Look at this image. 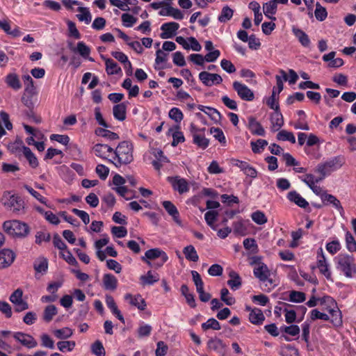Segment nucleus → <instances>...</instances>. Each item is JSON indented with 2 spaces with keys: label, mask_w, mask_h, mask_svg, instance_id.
<instances>
[{
  "label": "nucleus",
  "mask_w": 356,
  "mask_h": 356,
  "mask_svg": "<svg viewBox=\"0 0 356 356\" xmlns=\"http://www.w3.org/2000/svg\"><path fill=\"white\" fill-rule=\"evenodd\" d=\"M220 298L227 305L231 306L236 302L235 298L230 296L229 291L227 288H223L220 291Z\"/></svg>",
  "instance_id": "13d9d810"
},
{
  "label": "nucleus",
  "mask_w": 356,
  "mask_h": 356,
  "mask_svg": "<svg viewBox=\"0 0 356 356\" xmlns=\"http://www.w3.org/2000/svg\"><path fill=\"white\" fill-rule=\"evenodd\" d=\"M248 127L253 135L264 136L266 131L261 124L253 117L248 118Z\"/></svg>",
  "instance_id": "412c9836"
},
{
  "label": "nucleus",
  "mask_w": 356,
  "mask_h": 356,
  "mask_svg": "<svg viewBox=\"0 0 356 356\" xmlns=\"http://www.w3.org/2000/svg\"><path fill=\"white\" fill-rule=\"evenodd\" d=\"M33 267L36 273L44 274L48 268V261L44 257H39L35 261Z\"/></svg>",
  "instance_id": "a19ab883"
},
{
  "label": "nucleus",
  "mask_w": 356,
  "mask_h": 356,
  "mask_svg": "<svg viewBox=\"0 0 356 356\" xmlns=\"http://www.w3.org/2000/svg\"><path fill=\"white\" fill-rule=\"evenodd\" d=\"M202 328L204 330H207L209 329L219 330L221 327L219 322L217 320L213 318H211L208 319L207 322L202 324Z\"/></svg>",
  "instance_id": "e2e57ef3"
},
{
  "label": "nucleus",
  "mask_w": 356,
  "mask_h": 356,
  "mask_svg": "<svg viewBox=\"0 0 356 356\" xmlns=\"http://www.w3.org/2000/svg\"><path fill=\"white\" fill-rule=\"evenodd\" d=\"M254 275L259 280L263 281L264 279H267L269 275H272L268 266L264 263L259 264L257 266L254 268Z\"/></svg>",
  "instance_id": "cd10ccee"
},
{
  "label": "nucleus",
  "mask_w": 356,
  "mask_h": 356,
  "mask_svg": "<svg viewBox=\"0 0 356 356\" xmlns=\"http://www.w3.org/2000/svg\"><path fill=\"white\" fill-rule=\"evenodd\" d=\"M199 79L204 86L209 87L219 85L222 82V79L220 75L209 73L206 71L201 72L199 74Z\"/></svg>",
  "instance_id": "f8f14e48"
},
{
  "label": "nucleus",
  "mask_w": 356,
  "mask_h": 356,
  "mask_svg": "<svg viewBox=\"0 0 356 356\" xmlns=\"http://www.w3.org/2000/svg\"><path fill=\"white\" fill-rule=\"evenodd\" d=\"M306 299L305 294L303 292L291 291L289 293V301L293 302H303Z\"/></svg>",
  "instance_id": "338daca9"
},
{
  "label": "nucleus",
  "mask_w": 356,
  "mask_h": 356,
  "mask_svg": "<svg viewBox=\"0 0 356 356\" xmlns=\"http://www.w3.org/2000/svg\"><path fill=\"white\" fill-rule=\"evenodd\" d=\"M168 135L172 136L173 140L172 146L176 147L179 143L185 140L184 134L180 131L179 126H174L168 129Z\"/></svg>",
  "instance_id": "b1692460"
},
{
  "label": "nucleus",
  "mask_w": 356,
  "mask_h": 356,
  "mask_svg": "<svg viewBox=\"0 0 356 356\" xmlns=\"http://www.w3.org/2000/svg\"><path fill=\"white\" fill-rule=\"evenodd\" d=\"M162 205L168 212V213L172 216L173 220L179 226L181 225V221L179 218V213L175 205L170 201H163Z\"/></svg>",
  "instance_id": "6ab92c4d"
},
{
  "label": "nucleus",
  "mask_w": 356,
  "mask_h": 356,
  "mask_svg": "<svg viewBox=\"0 0 356 356\" xmlns=\"http://www.w3.org/2000/svg\"><path fill=\"white\" fill-rule=\"evenodd\" d=\"M53 334L57 339H67L72 336L73 330L68 327H65L54 330Z\"/></svg>",
  "instance_id": "a18cd8bd"
},
{
  "label": "nucleus",
  "mask_w": 356,
  "mask_h": 356,
  "mask_svg": "<svg viewBox=\"0 0 356 356\" xmlns=\"http://www.w3.org/2000/svg\"><path fill=\"white\" fill-rule=\"evenodd\" d=\"M335 268L346 277L353 278L356 275V264L353 257L340 253L334 258Z\"/></svg>",
  "instance_id": "f03ea898"
},
{
  "label": "nucleus",
  "mask_w": 356,
  "mask_h": 356,
  "mask_svg": "<svg viewBox=\"0 0 356 356\" xmlns=\"http://www.w3.org/2000/svg\"><path fill=\"white\" fill-rule=\"evenodd\" d=\"M234 10L228 6H225L222 8L221 13L218 17L219 22L225 23L230 20L233 16Z\"/></svg>",
  "instance_id": "09e8293b"
},
{
  "label": "nucleus",
  "mask_w": 356,
  "mask_h": 356,
  "mask_svg": "<svg viewBox=\"0 0 356 356\" xmlns=\"http://www.w3.org/2000/svg\"><path fill=\"white\" fill-rule=\"evenodd\" d=\"M229 275L230 277V280L227 281V284L234 291L239 289V287L241 286V280L238 274L235 271H231Z\"/></svg>",
  "instance_id": "37998d69"
},
{
  "label": "nucleus",
  "mask_w": 356,
  "mask_h": 356,
  "mask_svg": "<svg viewBox=\"0 0 356 356\" xmlns=\"http://www.w3.org/2000/svg\"><path fill=\"white\" fill-rule=\"evenodd\" d=\"M284 307L282 309L284 312L285 321L287 323H293L296 319V312L293 309H288L289 305L283 303Z\"/></svg>",
  "instance_id": "3c124183"
},
{
  "label": "nucleus",
  "mask_w": 356,
  "mask_h": 356,
  "mask_svg": "<svg viewBox=\"0 0 356 356\" xmlns=\"http://www.w3.org/2000/svg\"><path fill=\"white\" fill-rule=\"evenodd\" d=\"M277 285V283L276 280L272 277V275H269L267 279H264L263 281L260 282V288L266 292L271 291Z\"/></svg>",
  "instance_id": "79ce46f5"
},
{
  "label": "nucleus",
  "mask_w": 356,
  "mask_h": 356,
  "mask_svg": "<svg viewBox=\"0 0 356 356\" xmlns=\"http://www.w3.org/2000/svg\"><path fill=\"white\" fill-rule=\"evenodd\" d=\"M140 280L143 285H152L159 280V275L149 270L146 275H141Z\"/></svg>",
  "instance_id": "e433bc0d"
},
{
  "label": "nucleus",
  "mask_w": 356,
  "mask_h": 356,
  "mask_svg": "<svg viewBox=\"0 0 356 356\" xmlns=\"http://www.w3.org/2000/svg\"><path fill=\"white\" fill-rule=\"evenodd\" d=\"M106 71L108 75L118 74L122 72L120 67L111 58L105 59Z\"/></svg>",
  "instance_id": "4c0bfd02"
},
{
  "label": "nucleus",
  "mask_w": 356,
  "mask_h": 356,
  "mask_svg": "<svg viewBox=\"0 0 356 356\" xmlns=\"http://www.w3.org/2000/svg\"><path fill=\"white\" fill-rule=\"evenodd\" d=\"M322 303H327V310L329 313L330 320L334 326H340L342 324L341 312L337 306L333 298L330 296H324Z\"/></svg>",
  "instance_id": "423d86ee"
},
{
  "label": "nucleus",
  "mask_w": 356,
  "mask_h": 356,
  "mask_svg": "<svg viewBox=\"0 0 356 356\" xmlns=\"http://www.w3.org/2000/svg\"><path fill=\"white\" fill-rule=\"evenodd\" d=\"M232 86L234 90L242 100L250 102L254 99L253 91L246 85L236 81L233 82Z\"/></svg>",
  "instance_id": "1a4fd4ad"
},
{
  "label": "nucleus",
  "mask_w": 356,
  "mask_h": 356,
  "mask_svg": "<svg viewBox=\"0 0 356 356\" xmlns=\"http://www.w3.org/2000/svg\"><path fill=\"white\" fill-rule=\"evenodd\" d=\"M23 291L21 289H17L10 296L9 300L15 306L16 312H21L29 309L28 302L23 300Z\"/></svg>",
  "instance_id": "6e6552de"
},
{
  "label": "nucleus",
  "mask_w": 356,
  "mask_h": 356,
  "mask_svg": "<svg viewBox=\"0 0 356 356\" xmlns=\"http://www.w3.org/2000/svg\"><path fill=\"white\" fill-rule=\"evenodd\" d=\"M321 200L324 202H327V204H332L339 213L341 216L344 213L343 208L342 207L340 201L334 195L331 194L324 193Z\"/></svg>",
  "instance_id": "c85d7f7f"
},
{
  "label": "nucleus",
  "mask_w": 356,
  "mask_h": 356,
  "mask_svg": "<svg viewBox=\"0 0 356 356\" xmlns=\"http://www.w3.org/2000/svg\"><path fill=\"white\" fill-rule=\"evenodd\" d=\"M316 266L318 268L320 273L327 280H332L330 264L325 257L322 248H318L317 250Z\"/></svg>",
  "instance_id": "0eeeda50"
},
{
  "label": "nucleus",
  "mask_w": 356,
  "mask_h": 356,
  "mask_svg": "<svg viewBox=\"0 0 356 356\" xmlns=\"http://www.w3.org/2000/svg\"><path fill=\"white\" fill-rule=\"evenodd\" d=\"M133 159L132 143L129 141H122L118 145L115 149H113L109 163L120 168L122 165L129 164Z\"/></svg>",
  "instance_id": "f257e3e1"
},
{
  "label": "nucleus",
  "mask_w": 356,
  "mask_h": 356,
  "mask_svg": "<svg viewBox=\"0 0 356 356\" xmlns=\"http://www.w3.org/2000/svg\"><path fill=\"white\" fill-rule=\"evenodd\" d=\"M246 310L250 312L249 320L252 323L255 325L262 324L265 320V316L260 309H251L250 307L246 306Z\"/></svg>",
  "instance_id": "aec40b11"
},
{
  "label": "nucleus",
  "mask_w": 356,
  "mask_h": 356,
  "mask_svg": "<svg viewBox=\"0 0 356 356\" xmlns=\"http://www.w3.org/2000/svg\"><path fill=\"white\" fill-rule=\"evenodd\" d=\"M271 130L278 131L284 124V119L280 110L275 111L270 116Z\"/></svg>",
  "instance_id": "2f4dec72"
},
{
  "label": "nucleus",
  "mask_w": 356,
  "mask_h": 356,
  "mask_svg": "<svg viewBox=\"0 0 356 356\" xmlns=\"http://www.w3.org/2000/svg\"><path fill=\"white\" fill-rule=\"evenodd\" d=\"M1 202L6 209H10L16 214L24 212V202L19 196L12 194L10 191L4 192L1 198Z\"/></svg>",
  "instance_id": "39448f33"
},
{
  "label": "nucleus",
  "mask_w": 356,
  "mask_h": 356,
  "mask_svg": "<svg viewBox=\"0 0 356 356\" xmlns=\"http://www.w3.org/2000/svg\"><path fill=\"white\" fill-rule=\"evenodd\" d=\"M76 346V343L73 341H61L57 343V346L59 350L62 352L72 351Z\"/></svg>",
  "instance_id": "69168bd1"
},
{
  "label": "nucleus",
  "mask_w": 356,
  "mask_h": 356,
  "mask_svg": "<svg viewBox=\"0 0 356 356\" xmlns=\"http://www.w3.org/2000/svg\"><path fill=\"white\" fill-rule=\"evenodd\" d=\"M218 216V212L216 211H209L204 214V219L207 224L213 229H217V225H215V222L217 220Z\"/></svg>",
  "instance_id": "ea45409f"
},
{
  "label": "nucleus",
  "mask_w": 356,
  "mask_h": 356,
  "mask_svg": "<svg viewBox=\"0 0 356 356\" xmlns=\"http://www.w3.org/2000/svg\"><path fill=\"white\" fill-rule=\"evenodd\" d=\"M105 300L107 307L110 309L112 314L115 315L121 322L124 323V318L120 311L118 309L114 298L110 295H106Z\"/></svg>",
  "instance_id": "bb28decb"
},
{
  "label": "nucleus",
  "mask_w": 356,
  "mask_h": 356,
  "mask_svg": "<svg viewBox=\"0 0 356 356\" xmlns=\"http://www.w3.org/2000/svg\"><path fill=\"white\" fill-rule=\"evenodd\" d=\"M277 138L282 141H289L293 144L296 143V138L293 134L286 130L280 131L277 134Z\"/></svg>",
  "instance_id": "864d4df0"
},
{
  "label": "nucleus",
  "mask_w": 356,
  "mask_h": 356,
  "mask_svg": "<svg viewBox=\"0 0 356 356\" xmlns=\"http://www.w3.org/2000/svg\"><path fill=\"white\" fill-rule=\"evenodd\" d=\"M341 248V245L337 238H334L332 241L327 242L325 245L326 250L332 255L337 253Z\"/></svg>",
  "instance_id": "de8ad7c7"
},
{
  "label": "nucleus",
  "mask_w": 356,
  "mask_h": 356,
  "mask_svg": "<svg viewBox=\"0 0 356 356\" xmlns=\"http://www.w3.org/2000/svg\"><path fill=\"white\" fill-rule=\"evenodd\" d=\"M345 163V159L343 156L331 157L324 162L317 165L315 172L322 176L323 179L330 175L333 172L340 169Z\"/></svg>",
  "instance_id": "7ed1b4c3"
},
{
  "label": "nucleus",
  "mask_w": 356,
  "mask_h": 356,
  "mask_svg": "<svg viewBox=\"0 0 356 356\" xmlns=\"http://www.w3.org/2000/svg\"><path fill=\"white\" fill-rule=\"evenodd\" d=\"M3 229L8 235L23 238L30 233L28 224L17 220H6L3 223Z\"/></svg>",
  "instance_id": "20e7f679"
},
{
  "label": "nucleus",
  "mask_w": 356,
  "mask_h": 356,
  "mask_svg": "<svg viewBox=\"0 0 356 356\" xmlns=\"http://www.w3.org/2000/svg\"><path fill=\"white\" fill-rule=\"evenodd\" d=\"M92 152L96 156L109 163L113 148L106 144L97 143L92 147Z\"/></svg>",
  "instance_id": "9d476101"
},
{
  "label": "nucleus",
  "mask_w": 356,
  "mask_h": 356,
  "mask_svg": "<svg viewBox=\"0 0 356 356\" xmlns=\"http://www.w3.org/2000/svg\"><path fill=\"white\" fill-rule=\"evenodd\" d=\"M24 188L33 196L37 200H38L42 204L46 205L48 207H50L47 204V200L43 197L42 195H40L38 192L35 191L33 188L28 185H24Z\"/></svg>",
  "instance_id": "680f3d73"
},
{
  "label": "nucleus",
  "mask_w": 356,
  "mask_h": 356,
  "mask_svg": "<svg viewBox=\"0 0 356 356\" xmlns=\"http://www.w3.org/2000/svg\"><path fill=\"white\" fill-rule=\"evenodd\" d=\"M5 82L8 87L15 90H18L22 88L19 76L16 73L8 74L5 77Z\"/></svg>",
  "instance_id": "7c9ffc66"
},
{
  "label": "nucleus",
  "mask_w": 356,
  "mask_h": 356,
  "mask_svg": "<svg viewBox=\"0 0 356 356\" xmlns=\"http://www.w3.org/2000/svg\"><path fill=\"white\" fill-rule=\"evenodd\" d=\"M168 179L173 189L177 191L179 194L187 193L190 189L188 181L184 178L175 177H169Z\"/></svg>",
  "instance_id": "ddd939ff"
},
{
  "label": "nucleus",
  "mask_w": 356,
  "mask_h": 356,
  "mask_svg": "<svg viewBox=\"0 0 356 356\" xmlns=\"http://www.w3.org/2000/svg\"><path fill=\"white\" fill-rule=\"evenodd\" d=\"M159 257L161 259L159 266H162L168 259L167 254L159 248H152L145 252V255L142 257V260H145V258L152 260Z\"/></svg>",
  "instance_id": "dca6fc26"
},
{
  "label": "nucleus",
  "mask_w": 356,
  "mask_h": 356,
  "mask_svg": "<svg viewBox=\"0 0 356 356\" xmlns=\"http://www.w3.org/2000/svg\"><path fill=\"white\" fill-rule=\"evenodd\" d=\"M96 135L113 141L119 139V136L113 131L103 128H98L95 130Z\"/></svg>",
  "instance_id": "c03bdc74"
},
{
  "label": "nucleus",
  "mask_w": 356,
  "mask_h": 356,
  "mask_svg": "<svg viewBox=\"0 0 356 356\" xmlns=\"http://www.w3.org/2000/svg\"><path fill=\"white\" fill-rule=\"evenodd\" d=\"M298 178L308 187L314 184H318L324 179L321 175H319L318 177H316L312 173H306L304 175L299 176Z\"/></svg>",
  "instance_id": "c9c22d12"
},
{
  "label": "nucleus",
  "mask_w": 356,
  "mask_h": 356,
  "mask_svg": "<svg viewBox=\"0 0 356 356\" xmlns=\"http://www.w3.org/2000/svg\"><path fill=\"white\" fill-rule=\"evenodd\" d=\"M287 199L302 209H305L309 206L308 202L296 191L288 193Z\"/></svg>",
  "instance_id": "4be33fe9"
},
{
  "label": "nucleus",
  "mask_w": 356,
  "mask_h": 356,
  "mask_svg": "<svg viewBox=\"0 0 356 356\" xmlns=\"http://www.w3.org/2000/svg\"><path fill=\"white\" fill-rule=\"evenodd\" d=\"M207 347L209 349L216 352L221 356H225V355L227 346L223 341L219 338H211L207 342Z\"/></svg>",
  "instance_id": "2eb2a0df"
},
{
  "label": "nucleus",
  "mask_w": 356,
  "mask_h": 356,
  "mask_svg": "<svg viewBox=\"0 0 356 356\" xmlns=\"http://www.w3.org/2000/svg\"><path fill=\"white\" fill-rule=\"evenodd\" d=\"M252 150L254 153H261L266 146L268 145V142L264 139H258L257 141L250 143Z\"/></svg>",
  "instance_id": "603ef678"
},
{
  "label": "nucleus",
  "mask_w": 356,
  "mask_h": 356,
  "mask_svg": "<svg viewBox=\"0 0 356 356\" xmlns=\"http://www.w3.org/2000/svg\"><path fill=\"white\" fill-rule=\"evenodd\" d=\"M29 148L24 145L21 139H17L8 145V150L16 156H21L25 152L24 149Z\"/></svg>",
  "instance_id": "5701e85b"
},
{
  "label": "nucleus",
  "mask_w": 356,
  "mask_h": 356,
  "mask_svg": "<svg viewBox=\"0 0 356 356\" xmlns=\"http://www.w3.org/2000/svg\"><path fill=\"white\" fill-rule=\"evenodd\" d=\"M292 32L296 38L298 40L299 42L304 47L308 48L310 47L311 41L308 35L303 31L302 29L293 26L292 28Z\"/></svg>",
  "instance_id": "a878e982"
},
{
  "label": "nucleus",
  "mask_w": 356,
  "mask_h": 356,
  "mask_svg": "<svg viewBox=\"0 0 356 356\" xmlns=\"http://www.w3.org/2000/svg\"><path fill=\"white\" fill-rule=\"evenodd\" d=\"M193 143L202 149H206L209 144V141L203 135L197 133L193 134Z\"/></svg>",
  "instance_id": "8fccbe9b"
},
{
  "label": "nucleus",
  "mask_w": 356,
  "mask_h": 356,
  "mask_svg": "<svg viewBox=\"0 0 356 356\" xmlns=\"http://www.w3.org/2000/svg\"><path fill=\"white\" fill-rule=\"evenodd\" d=\"M103 287L106 290L115 291L118 287V280L112 274H104L102 279Z\"/></svg>",
  "instance_id": "c756f323"
},
{
  "label": "nucleus",
  "mask_w": 356,
  "mask_h": 356,
  "mask_svg": "<svg viewBox=\"0 0 356 356\" xmlns=\"http://www.w3.org/2000/svg\"><path fill=\"white\" fill-rule=\"evenodd\" d=\"M277 6L273 0H270L265 3L263 5V10L265 16L271 20H275L276 18L274 17V15L277 12Z\"/></svg>",
  "instance_id": "473e14b6"
},
{
  "label": "nucleus",
  "mask_w": 356,
  "mask_h": 356,
  "mask_svg": "<svg viewBox=\"0 0 356 356\" xmlns=\"http://www.w3.org/2000/svg\"><path fill=\"white\" fill-rule=\"evenodd\" d=\"M127 105L124 102L115 105L113 108V114L114 118L119 120L123 121L126 119Z\"/></svg>",
  "instance_id": "72a5a7b5"
},
{
  "label": "nucleus",
  "mask_w": 356,
  "mask_h": 356,
  "mask_svg": "<svg viewBox=\"0 0 356 356\" xmlns=\"http://www.w3.org/2000/svg\"><path fill=\"white\" fill-rule=\"evenodd\" d=\"M314 15L317 20L323 22L326 19L327 12L325 8L322 6L319 3H316Z\"/></svg>",
  "instance_id": "bf43d9fd"
},
{
  "label": "nucleus",
  "mask_w": 356,
  "mask_h": 356,
  "mask_svg": "<svg viewBox=\"0 0 356 356\" xmlns=\"http://www.w3.org/2000/svg\"><path fill=\"white\" fill-rule=\"evenodd\" d=\"M169 117L176 122L179 123L183 120L184 115L179 108L173 107L169 111Z\"/></svg>",
  "instance_id": "774afa93"
},
{
  "label": "nucleus",
  "mask_w": 356,
  "mask_h": 356,
  "mask_svg": "<svg viewBox=\"0 0 356 356\" xmlns=\"http://www.w3.org/2000/svg\"><path fill=\"white\" fill-rule=\"evenodd\" d=\"M13 337L16 341L29 349L35 348L38 346L37 341L29 334L22 332H16L13 333Z\"/></svg>",
  "instance_id": "9b49d317"
},
{
  "label": "nucleus",
  "mask_w": 356,
  "mask_h": 356,
  "mask_svg": "<svg viewBox=\"0 0 356 356\" xmlns=\"http://www.w3.org/2000/svg\"><path fill=\"white\" fill-rule=\"evenodd\" d=\"M252 220L257 225H261L267 222V217L264 212L257 211L251 215Z\"/></svg>",
  "instance_id": "0e129e2a"
},
{
  "label": "nucleus",
  "mask_w": 356,
  "mask_h": 356,
  "mask_svg": "<svg viewBox=\"0 0 356 356\" xmlns=\"http://www.w3.org/2000/svg\"><path fill=\"white\" fill-rule=\"evenodd\" d=\"M76 51L83 58H88L89 60L92 61L91 58H89L90 54V49L83 42H79L76 45Z\"/></svg>",
  "instance_id": "5fc2aeb1"
},
{
  "label": "nucleus",
  "mask_w": 356,
  "mask_h": 356,
  "mask_svg": "<svg viewBox=\"0 0 356 356\" xmlns=\"http://www.w3.org/2000/svg\"><path fill=\"white\" fill-rule=\"evenodd\" d=\"M24 150H25V152L24 153L23 155L26 157V159L29 161V165L33 168H37L39 165V163H38V159L36 158V156L34 155V154L32 152V151L31 150V149L29 147L24 149Z\"/></svg>",
  "instance_id": "4d7b16f0"
},
{
  "label": "nucleus",
  "mask_w": 356,
  "mask_h": 356,
  "mask_svg": "<svg viewBox=\"0 0 356 356\" xmlns=\"http://www.w3.org/2000/svg\"><path fill=\"white\" fill-rule=\"evenodd\" d=\"M183 253L188 261L197 262L199 260L197 252L192 245L186 246L183 250Z\"/></svg>",
  "instance_id": "58836bf2"
},
{
  "label": "nucleus",
  "mask_w": 356,
  "mask_h": 356,
  "mask_svg": "<svg viewBox=\"0 0 356 356\" xmlns=\"http://www.w3.org/2000/svg\"><path fill=\"white\" fill-rule=\"evenodd\" d=\"M77 10L80 12V14L76 15L79 20L81 22H84L86 24H89L91 22L92 15L88 8L79 7Z\"/></svg>",
  "instance_id": "49530a36"
},
{
  "label": "nucleus",
  "mask_w": 356,
  "mask_h": 356,
  "mask_svg": "<svg viewBox=\"0 0 356 356\" xmlns=\"http://www.w3.org/2000/svg\"><path fill=\"white\" fill-rule=\"evenodd\" d=\"M124 298L131 305L137 307L139 310L143 311L146 308V302L140 294L133 296L131 293H127Z\"/></svg>",
  "instance_id": "a211bd4d"
},
{
  "label": "nucleus",
  "mask_w": 356,
  "mask_h": 356,
  "mask_svg": "<svg viewBox=\"0 0 356 356\" xmlns=\"http://www.w3.org/2000/svg\"><path fill=\"white\" fill-rule=\"evenodd\" d=\"M283 158L286 166H293V170L296 173H305L307 169L302 167H299L300 163L295 159V158L289 153L283 154Z\"/></svg>",
  "instance_id": "393cba45"
},
{
  "label": "nucleus",
  "mask_w": 356,
  "mask_h": 356,
  "mask_svg": "<svg viewBox=\"0 0 356 356\" xmlns=\"http://www.w3.org/2000/svg\"><path fill=\"white\" fill-rule=\"evenodd\" d=\"M15 259V254L10 249L0 250V269L10 266Z\"/></svg>",
  "instance_id": "f3484780"
},
{
  "label": "nucleus",
  "mask_w": 356,
  "mask_h": 356,
  "mask_svg": "<svg viewBox=\"0 0 356 356\" xmlns=\"http://www.w3.org/2000/svg\"><path fill=\"white\" fill-rule=\"evenodd\" d=\"M122 25L125 27H132L138 19L129 13H123L121 16Z\"/></svg>",
  "instance_id": "052dcab7"
},
{
  "label": "nucleus",
  "mask_w": 356,
  "mask_h": 356,
  "mask_svg": "<svg viewBox=\"0 0 356 356\" xmlns=\"http://www.w3.org/2000/svg\"><path fill=\"white\" fill-rule=\"evenodd\" d=\"M57 314V307L54 305H49L44 307L42 318L45 323H49Z\"/></svg>",
  "instance_id": "f704fd0d"
},
{
  "label": "nucleus",
  "mask_w": 356,
  "mask_h": 356,
  "mask_svg": "<svg viewBox=\"0 0 356 356\" xmlns=\"http://www.w3.org/2000/svg\"><path fill=\"white\" fill-rule=\"evenodd\" d=\"M179 28V24L175 22L163 24L161 29L163 31L160 36L163 39L172 38L176 35L177 31Z\"/></svg>",
  "instance_id": "4468645a"
},
{
  "label": "nucleus",
  "mask_w": 356,
  "mask_h": 356,
  "mask_svg": "<svg viewBox=\"0 0 356 356\" xmlns=\"http://www.w3.org/2000/svg\"><path fill=\"white\" fill-rule=\"evenodd\" d=\"M91 352L96 356H105L106 351L102 343L97 340L91 345Z\"/></svg>",
  "instance_id": "6e6d98bb"
}]
</instances>
